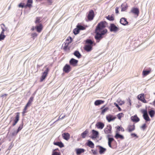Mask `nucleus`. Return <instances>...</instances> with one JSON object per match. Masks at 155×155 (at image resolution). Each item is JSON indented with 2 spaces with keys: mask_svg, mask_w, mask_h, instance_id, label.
I'll return each mask as SVG.
<instances>
[{
  "mask_svg": "<svg viewBox=\"0 0 155 155\" xmlns=\"http://www.w3.org/2000/svg\"><path fill=\"white\" fill-rule=\"evenodd\" d=\"M124 116V114L122 113H120L117 115V116L118 119L120 120L121 118L123 117Z\"/></svg>",
  "mask_w": 155,
  "mask_h": 155,
  "instance_id": "79ce46f5",
  "label": "nucleus"
},
{
  "mask_svg": "<svg viewBox=\"0 0 155 155\" xmlns=\"http://www.w3.org/2000/svg\"><path fill=\"white\" fill-rule=\"evenodd\" d=\"M106 118L108 121L109 122L112 121L114 120L116 118V117L115 116L109 114L106 116Z\"/></svg>",
  "mask_w": 155,
  "mask_h": 155,
  "instance_id": "2eb2a0df",
  "label": "nucleus"
},
{
  "mask_svg": "<svg viewBox=\"0 0 155 155\" xmlns=\"http://www.w3.org/2000/svg\"><path fill=\"white\" fill-rule=\"evenodd\" d=\"M150 72V70L143 71V74L144 76H146L148 75Z\"/></svg>",
  "mask_w": 155,
  "mask_h": 155,
  "instance_id": "ea45409f",
  "label": "nucleus"
},
{
  "mask_svg": "<svg viewBox=\"0 0 155 155\" xmlns=\"http://www.w3.org/2000/svg\"><path fill=\"white\" fill-rule=\"evenodd\" d=\"M34 99V97H31L29 98L28 102H31L32 103Z\"/></svg>",
  "mask_w": 155,
  "mask_h": 155,
  "instance_id": "5fc2aeb1",
  "label": "nucleus"
},
{
  "mask_svg": "<svg viewBox=\"0 0 155 155\" xmlns=\"http://www.w3.org/2000/svg\"><path fill=\"white\" fill-rule=\"evenodd\" d=\"M105 107V105L104 106L102 107L101 108V109H102V110H101V114L104 115L105 113L109 109V108L108 107H106L104 109H103V108H104Z\"/></svg>",
  "mask_w": 155,
  "mask_h": 155,
  "instance_id": "393cba45",
  "label": "nucleus"
},
{
  "mask_svg": "<svg viewBox=\"0 0 155 155\" xmlns=\"http://www.w3.org/2000/svg\"><path fill=\"white\" fill-rule=\"evenodd\" d=\"M114 104L116 107H117L118 108L119 111H121V108L116 103H114Z\"/></svg>",
  "mask_w": 155,
  "mask_h": 155,
  "instance_id": "8fccbe9b",
  "label": "nucleus"
},
{
  "mask_svg": "<svg viewBox=\"0 0 155 155\" xmlns=\"http://www.w3.org/2000/svg\"><path fill=\"white\" fill-rule=\"evenodd\" d=\"M107 23L105 21H101L98 23L96 28V30L98 31H101L105 29H104L107 26Z\"/></svg>",
  "mask_w": 155,
  "mask_h": 155,
  "instance_id": "7ed1b4c3",
  "label": "nucleus"
},
{
  "mask_svg": "<svg viewBox=\"0 0 155 155\" xmlns=\"http://www.w3.org/2000/svg\"><path fill=\"white\" fill-rule=\"evenodd\" d=\"M61 115L59 116V118H58V120H60V119H64V117H65V115H64L63 116H62V117L61 118L60 117H61Z\"/></svg>",
  "mask_w": 155,
  "mask_h": 155,
  "instance_id": "680f3d73",
  "label": "nucleus"
},
{
  "mask_svg": "<svg viewBox=\"0 0 155 155\" xmlns=\"http://www.w3.org/2000/svg\"><path fill=\"white\" fill-rule=\"evenodd\" d=\"M31 103L30 102L28 101V103L26 104V105L28 107H29L31 104Z\"/></svg>",
  "mask_w": 155,
  "mask_h": 155,
  "instance_id": "e2e57ef3",
  "label": "nucleus"
},
{
  "mask_svg": "<svg viewBox=\"0 0 155 155\" xmlns=\"http://www.w3.org/2000/svg\"><path fill=\"white\" fill-rule=\"evenodd\" d=\"M87 145L91 148H94V143L90 140L88 141L87 143Z\"/></svg>",
  "mask_w": 155,
  "mask_h": 155,
  "instance_id": "2f4dec72",
  "label": "nucleus"
},
{
  "mask_svg": "<svg viewBox=\"0 0 155 155\" xmlns=\"http://www.w3.org/2000/svg\"><path fill=\"white\" fill-rule=\"evenodd\" d=\"M1 29L2 30V31L1 32H2V33H4V32L5 31H7L8 30V28L6 27L5 25L3 24H2L0 25Z\"/></svg>",
  "mask_w": 155,
  "mask_h": 155,
  "instance_id": "cd10ccee",
  "label": "nucleus"
},
{
  "mask_svg": "<svg viewBox=\"0 0 155 155\" xmlns=\"http://www.w3.org/2000/svg\"><path fill=\"white\" fill-rule=\"evenodd\" d=\"M28 107L26 105L25 106L24 109L23 110V111L22 112V114H24L25 113L27 112L26 110L27 109V108Z\"/></svg>",
  "mask_w": 155,
  "mask_h": 155,
  "instance_id": "49530a36",
  "label": "nucleus"
},
{
  "mask_svg": "<svg viewBox=\"0 0 155 155\" xmlns=\"http://www.w3.org/2000/svg\"><path fill=\"white\" fill-rule=\"evenodd\" d=\"M78 61L73 58H72L69 61L70 64L73 67L77 65Z\"/></svg>",
  "mask_w": 155,
  "mask_h": 155,
  "instance_id": "1a4fd4ad",
  "label": "nucleus"
},
{
  "mask_svg": "<svg viewBox=\"0 0 155 155\" xmlns=\"http://www.w3.org/2000/svg\"><path fill=\"white\" fill-rule=\"evenodd\" d=\"M149 114L150 117H153L154 116L155 112L153 110H152L149 112Z\"/></svg>",
  "mask_w": 155,
  "mask_h": 155,
  "instance_id": "58836bf2",
  "label": "nucleus"
},
{
  "mask_svg": "<svg viewBox=\"0 0 155 155\" xmlns=\"http://www.w3.org/2000/svg\"><path fill=\"white\" fill-rule=\"evenodd\" d=\"M33 3V0H28L26 5L25 6V7H28L30 8L32 6Z\"/></svg>",
  "mask_w": 155,
  "mask_h": 155,
  "instance_id": "bb28decb",
  "label": "nucleus"
},
{
  "mask_svg": "<svg viewBox=\"0 0 155 155\" xmlns=\"http://www.w3.org/2000/svg\"><path fill=\"white\" fill-rule=\"evenodd\" d=\"M35 29V27H34V26H33L32 28L31 29V30L32 31H33Z\"/></svg>",
  "mask_w": 155,
  "mask_h": 155,
  "instance_id": "774afa93",
  "label": "nucleus"
},
{
  "mask_svg": "<svg viewBox=\"0 0 155 155\" xmlns=\"http://www.w3.org/2000/svg\"><path fill=\"white\" fill-rule=\"evenodd\" d=\"M19 112L16 113V116L15 117V119L14 120L12 124L13 126H15L18 123L19 120Z\"/></svg>",
  "mask_w": 155,
  "mask_h": 155,
  "instance_id": "9b49d317",
  "label": "nucleus"
},
{
  "mask_svg": "<svg viewBox=\"0 0 155 155\" xmlns=\"http://www.w3.org/2000/svg\"><path fill=\"white\" fill-rule=\"evenodd\" d=\"M51 155H61V153L60 152H52Z\"/></svg>",
  "mask_w": 155,
  "mask_h": 155,
  "instance_id": "603ef678",
  "label": "nucleus"
},
{
  "mask_svg": "<svg viewBox=\"0 0 155 155\" xmlns=\"http://www.w3.org/2000/svg\"><path fill=\"white\" fill-rule=\"evenodd\" d=\"M104 133L106 134H110L111 133V126L110 125H107L104 130Z\"/></svg>",
  "mask_w": 155,
  "mask_h": 155,
  "instance_id": "dca6fc26",
  "label": "nucleus"
},
{
  "mask_svg": "<svg viewBox=\"0 0 155 155\" xmlns=\"http://www.w3.org/2000/svg\"><path fill=\"white\" fill-rule=\"evenodd\" d=\"M41 18L40 17H37L36 18V20L35 21V24H37L40 23L41 22Z\"/></svg>",
  "mask_w": 155,
  "mask_h": 155,
  "instance_id": "a19ab883",
  "label": "nucleus"
},
{
  "mask_svg": "<svg viewBox=\"0 0 155 155\" xmlns=\"http://www.w3.org/2000/svg\"><path fill=\"white\" fill-rule=\"evenodd\" d=\"M109 29L110 31L114 32H116L119 30V28L114 24H110Z\"/></svg>",
  "mask_w": 155,
  "mask_h": 155,
  "instance_id": "39448f33",
  "label": "nucleus"
},
{
  "mask_svg": "<svg viewBox=\"0 0 155 155\" xmlns=\"http://www.w3.org/2000/svg\"><path fill=\"white\" fill-rule=\"evenodd\" d=\"M96 126L98 129H102L104 126V124L101 122H98L96 124Z\"/></svg>",
  "mask_w": 155,
  "mask_h": 155,
  "instance_id": "a211bd4d",
  "label": "nucleus"
},
{
  "mask_svg": "<svg viewBox=\"0 0 155 155\" xmlns=\"http://www.w3.org/2000/svg\"><path fill=\"white\" fill-rule=\"evenodd\" d=\"M63 70L65 73H68L71 71V68L69 65L66 64L63 67Z\"/></svg>",
  "mask_w": 155,
  "mask_h": 155,
  "instance_id": "423d86ee",
  "label": "nucleus"
},
{
  "mask_svg": "<svg viewBox=\"0 0 155 155\" xmlns=\"http://www.w3.org/2000/svg\"><path fill=\"white\" fill-rule=\"evenodd\" d=\"M104 101L101 100H97L95 101L94 104L96 106L99 105L104 103Z\"/></svg>",
  "mask_w": 155,
  "mask_h": 155,
  "instance_id": "7c9ffc66",
  "label": "nucleus"
},
{
  "mask_svg": "<svg viewBox=\"0 0 155 155\" xmlns=\"http://www.w3.org/2000/svg\"><path fill=\"white\" fill-rule=\"evenodd\" d=\"M130 12L134 15L137 17L139 14L140 11L139 9L137 8H133L131 10Z\"/></svg>",
  "mask_w": 155,
  "mask_h": 155,
  "instance_id": "6e6552de",
  "label": "nucleus"
},
{
  "mask_svg": "<svg viewBox=\"0 0 155 155\" xmlns=\"http://www.w3.org/2000/svg\"><path fill=\"white\" fill-rule=\"evenodd\" d=\"M146 124H144L143 125L141 126V128L143 130H144L146 128Z\"/></svg>",
  "mask_w": 155,
  "mask_h": 155,
  "instance_id": "864d4df0",
  "label": "nucleus"
},
{
  "mask_svg": "<svg viewBox=\"0 0 155 155\" xmlns=\"http://www.w3.org/2000/svg\"><path fill=\"white\" fill-rule=\"evenodd\" d=\"M94 17V11L91 10L89 12L87 15V18L89 20H93Z\"/></svg>",
  "mask_w": 155,
  "mask_h": 155,
  "instance_id": "9d476101",
  "label": "nucleus"
},
{
  "mask_svg": "<svg viewBox=\"0 0 155 155\" xmlns=\"http://www.w3.org/2000/svg\"><path fill=\"white\" fill-rule=\"evenodd\" d=\"M76 153L77 155H79L82 153H84L85 151V150L82 148H77L75 150Z\"/></svg>",
  "mask_w": 155,
  "mask_h": 155,
  "instance_id": "aec40b11",
  "label": "nucleus"
},
{
  "mask_svg": "<svg viewBox=\"0 0 155 155\" xmlns=\"http://www.w3.org/2000/svg\"><path fill=\"white\" fill-rule=\"evenodd\" d=\"M4 33L1 32L0 34V41L4 40L5 37V36L4 35Z\"/></svg>",
  "mask_w": 155,
  "mask_h": 155,
  "instance_id": "4c0bfd02",
  "label": "nucleus"
},
{
  "mask_svg": "<svg viewBox=\"0 0 155 155\" xmlns=\"http://www.w3.org/2000/svg\"><path fill=\"white\" fill-rule=\"evenodd\" d=\"M72 39L71 37L70 36H69L68 37L65 42L69 44L72 42Z\"/></svg>",
  "mask_w": 155,
  "mask_h": 155,
  "instance_id": "c9c22d12",
  "label": "nucleus"
},
{
  "mask_svg": "<svg viewBox=\"0 0 155 155\" xmlns=\"http://www.w3.org/2000/svg\"><path fill=\"white\" fill-rule=\"evenodd\" d=\"M47 1L48 5H51L52 3V0H47Z\"/></svg>",
  "mask_w": 155,
  "mask_h": 155,
  "instance_id": "bf43d9fd",
  "label": "nucleus"
},
{
  "mask_svg": "<svg viewBox=\"0 0 155 155\" xmlns=\"http://www.w3.org/2000/svg\"><path fill=\"white\" fill-rule=\"evenodd\" d=\"M18 132L17 130H15L11 134V136L12 137L16 136Z\"/></svg>",
  "mask_w": 155,
  "mask_h": 155,
  "instance_id": "c03bdc74",
  "label": "nucleus"
},
{
  "mask_svg": "<svg viewBox=\"0 0 155 155\" xmlns=\"http://www.w3.org/2000/svg\"><path fill=\"white\" fill-rule=\"evenodd\" d=\"M69 44L67 43L64 42L62 45V48L64 51H67L68 49Z\"/></svg>",
  "mask_w": 155,
  "mask_h": 155,
  "instance_id": "c756f323",
  "label": "nucleus"
},
{
  "mask_svg": "<svg viewBox=\"0 0 155 155\" xmlns=\"http://www.w3.org/2000/svg\"><path fill=\"white\" fill-rule=\"evenodd\" d=\"M49 70L47 68L45 71L42 73V76L40 78V82H42L47 77L48 74Z\"/></svg>",
  "mask_w": 155,
  "mask_h": 155,
  "instance_id": "20e7f679",
  "label": "nucleus"
},
{
  "mask_svg": "<svg viewBox=\"0 0 155 155\" xmlns=\"http://www.w3.org/2000/svg\"><path fill=\"white\" fill-rule=\"evenodd\" d=\"M119 8L118 7H116L115 8V13L116 14H117L119 13Z\"/></svg>",
  "mask_w": 155,
  "mask_h": 155,
  "instance_id": "052dcab7",
  "label": "nucleus"
},
{
  "mask_svg": "<svg viewBox=\"0 0 155 155\" xmlns=\"http://www.w3.org/2000/svg\"><path fill=\"white\" fill-rule=\"evenodd\" d=\"M131 135L133 137H135L137 136V135L134 133H132L131 134Z\"/></svg>",
  "mask_w": 155,
  "mask_h": 155,
  "instance_id": "0e129e2a",
  "label": "nucleus"
},
{
  "mask_svg": "<svg viewBox=\"0 0 155 155\" xmlns=\"http://www.w3.org/2000/svg\"><path fill=\"white\" fill-rule=\"evenodd\" d=\"M38 36V34L36 33H32L31 34L32 38L33 39H34Z\"/></svg>",
  "mask_w": 155,
  "mask_h": 155,
  "instance_id": "de8ad7c7",
  "label": "nucleus"
},
{
  "mask_svg": "<svg viewBox=\"0 0 155 155\" xmlns=\"http://www.w3.org/2000/svg\"><path fill=\"white\" fill-rule=\"evenodd\" d=\"M135 129V127L134 124L133 125H129L127 126L126 129L129 132H131L134 131Z\"/></svg>",
  "mask_w": 155,
  "mask_h": 155,
  "instance_id": "ddd939ff",
  "label": "nucleus"
},
{
  "mask_svg": "<svg viewBox=\"0 0 155 155\" xmlns=\"http://www.w3.org/2000/svg\"><path fill=\"white\" fill-rule=\"evenodd\" d=\"M152 104L155 107V100L152 102Z\"/></svg>",
  "mask_w": 155,
  "mask_h": 155,
  "instance_id": "338daca9",
  "label": "nucleus"
},
{
  "mask_svg": "<svg viewBox=\"0 0 155 155\" xmlns=\"http://www.w3.org/2000/svg\"><path fill=\"white\" fill-rule=\"evenodd\" d=\"M127 7L128 6L127 4H126L125 5L122 4L121 5V11L123 12L125 11L127 9Z\"/></svg>",
  "mask_w": 155,
  "mask_h": 155,
  "instance_id": "72a5a7b5",
  "label": "nucleus"
},
{
  "mask_svg": "<svg viewBox=\"0 0 155 155\" xmlns=\"http://www.w3.org/2000/svg\"><path fill=\"white\" fill-rule=\"evenodd\" d=\"M131 119L134 122L136 123L138 122L140 120V119L136 115L132 116L131 117Z\"/></svg>",
  "mask_w": 155,
  "mask_h": 155,
  "instance_id": "b1692460",
  "label": "nucleus"
},
{
  "mask_svg": "<svg viewBox=\"0 0 155 155\" xmlns=\"http://www.w3.org/2000/svg\"><path fill=\"white\" fill-rule=\"evenodd\" d=\"M88 133V131L87 129L83 132L81 134V137L83 138H84L86 137Z\"/></svg>",
  "mask_w": 155,
  "mask_h": 155,
  "instance_id": "c85d7f7f",
  "label": "nucleus"
},
{
  "mask_svg": "<svg viewBox=\"0 0 155 155\" xmlns=\"http://www.w3.org/2000/svg\"><path fill=\"white\" fill-rule=\"evenodd\" d=\"M97 147L99 148V153L100 154H101L104 153L106 150V148H104L100 146H98Z\"/></svg>",
  "mask_w": 155,
  "mask_h": 155,
  "instance_id": "4be33fe9",
  "label": "nucleus"
},
{
  "mask_svg": "<svg viewBox=\"0 0 155 155\" xmlns=\"http://www.w3.org/2000/svg\"><path fill=\"white\" fill-rule=\"evenodd\" d=\"M35 28L37 32L40 33L43 29V26L40 23L38 25H37L35 27Z\"/></svg>",
  "mask_w": 155,
  "mask_h": 155,
  "instance_id": "4468645a",
  "label": "nucleus"
},
{
  "mask_svg": "<svg viewBox=\"0 0 155 155\" xmlns=\"http://www.w3.org/2000/svg\"><path fill=\"white\" fill-rule=\"evenodd\" d=\"M91 151L92 153L94 155L97 154V150H91Z\"/></svg>",
  "mask_w": 155,
  "mask_h": 155,
  "instance_id": "3c124183",
  "label": "nucleus"
},
{
  "mask_svg": "<svg viewBox=\"0 0 155 155\" xmlns=\"http://www.w3.org/2000/svg\"><path fill=\"white\" fill-rule=\"evenodd\" d=\"M74 54L78 58H80L81 56V55L78 51H74Z\"/></svg>",
  "mask_w": 155,
  "mask_h": 155,
  "instance_id": "473e14b6",
  "label": "nucleus"
},
{
  "mask_svg": "<svg viewBox=\"0 0 155 155\" xmlns=\"http://www.w3.org/2000/svg\"><path fill=\"white\" fill-rule=\"evenodd\" d=\"M54 152H60L59 150L58 149V148L56 149L53 150L52 152L54 153Z\"/></svg>",
  "mask_w": 155,
  "mask_h": 155,
  "instance_id": "4d7b16f0",
  "label": "nucleus"
},
{
  "mask_svg": "<svg viewBox=\"0 0 155 155\" xmlns=\"http://www.w3.org/2000/svg\"><path fill=\"white\" fill-rule=\"evenodd\" d=\"M142 113L143 114V117L144 119L146 121H150V119L147 114V111L146 110H144L143 111Z\"/></svg>",
  "mask_w": 155,
  "mask_h": 155,
  "instance_id": "f8f14e48",
  "label": "nucleus"
},
{
  "mask_svg": "<svg viewBox=\"0 0 155 155\" xmlns=\"http://www.w3.org/2000/svg\"><path fill=\"white\" fill-rule=\"evenodd\" d=\"M53 144L54 145L58 146L60 148H62L64 147V145L61 142H54Z\"/></svg>",
  "mask_w": 155,
  "mask_h": 155,
  "instance_id": "a878e982",
  "label": "nucleus"
},
{
  "mask_svg": "<svg viewBox=\"0 0 155 155\" xmlns=\"http://www.w3.org/2000/svg\"><path fill=\"white\" fill-rule=\"evenodd\" d=\"M62 137L66 140H68L70 138L69 134L67 133H64L62 134Z\"/></svg>",
  "mask_w": 155,
  "mask_h": 155,
  "instance_id": "412c9836",
  "label": "nucleus"
},
{
  "mask_svg": "<svg viewBox=\"0 0 155 155\" xmlns=\"http://www.w3.org/2000/svg\"><path fill=\"white\" fill-rule=\"evenodd\" d=\"M85 43L86 44L84 46V49L87 52L91 51L92 49L93 46L95 45V44L91 39H87Z\"/></svg>",
  "mask_w": 155,
  "mask_h": 155,
  "instance_id": "f257e3e1",
  "label": "nucleus"
},
{
  "mask_svg": "<svg viewBox=\"0 0 155 155\" xmlns=\"http://www.w3.org/2000/svg\"><path fill=\"white\" fill-rule=\"evenodd\" d=\"M23 122H22L21 124L19 126L18 130H17L18 131V132H19L23 128Z\"/></svg>",
  "mask_w": 155,
  "mask_h": 155,
  "instance_id": "37998d69",
  "label": "nucleus"
},
{
  "mask_svg": "<svg viewBox=\"0 0 155 155\" xmlns=\"http://www.w3.org/2000/svg\"><path fill=\"white\" fill-rule=\"evenodd\" d=\"M111 136V135H108L107 137V138H108V145L111 148H113L114 147L113 146L111 145V143L113 142H116V141L113 138L110 137Z\"/></svg>",
  "mask_w": 155,
  "mask_h": 155,
  "instance_id": "0eeeda50",
  "label": "nucleus"
},
{
  "mask_svg": "<svg viewBox=\"0 0 155 155\" xmlns=\"http://www.w3.org/2000/svg\"><path fill=\"white\" fill-rule=\"evenodd\" d=\"M98 30H95V33H96V35L95 36V38L96 40H100L102 38V35H104L107 32V29H105L104 30L100 31L101 33L98 32Z\"/></svg>",
  "mask_w": 155,
  "mask_h": 155,
  "instance_id": "f03ea898",
  "label": "nucleus"
},
{
  "mask_svg": "<svg viewBox=\"0 0 155 155\" xmlns=\"http://www.w3.org/2000/svg\"><path fill=\"white\" fill-rule=\"evenodd\" d=\"M77 28L80 30H84L85 29V28L84 26L81 25H78L77 26Z\"/></svg>",
  "mask_w": 155,
  "mask_h": 155,
  "instance_id": "09e8293b",
  "label": "nucleus"
},
{
  "mask_svg": "<svg viewBox=\"0 0 155 155\" xmlns=\"http://www.w3.org/2000/svg\"><path fill=\"white\" fill-rule=\"evenodd\" d=\"M7 95H8L7 94H3L1 96V97H4V96H5L6 97V96H7Z\"/></svg>",
  "mask_w": 155,
  "mask_h": 155,
  "instance_id": "69168bd1",
  "label": "nucleus"
},
{
  "mask_svg": "<svg viewBox=\"0 0 155 155\" xmlns=\"http://www.w3.org/2000/svg\"><path fill=\"white\" fill-rule=\"evenodd\" d=\"M24 3H20L18 5V7H21L22 8H23L24 7Z\"/></svg>",
  "mask_w": 155,
  "mask_h": 155,
  "instance_id": "6e6d98bb",
  "label": "nucleus"
},
{
  "mask_svg": "<svg viewBox=\"0 0 155 155\" xmlns=\"http://www.w3.org/2000/svg\"><path fill=\"white\" fill-rule=\"evenodd\" d=\"M144 94H140L138 96V98L143 103H147V101L144 99Z\"/></svg>",
  "mask_w": 155,
  "mask_h": 155,
  "instance_id": "f3484780",
  "label": "nucleus"
},
{
  "mask_svg": "<svg viewBox=\"0 0 155 155\" xmlns=\"http://www.w3.org/2000/svg\"><path fill=\"white\" fill-rule=\"evenodd\" d=\"M117 130H119V131L120 130V129L121 130L124 131V128L122 127H117Z\"/></svg>",
  "mask_w": 155,
  "mask_h": 155,
  "instance_id": "13d9d810",
  "label": "nucleus"
},
{
  "mask_svg": "<svg viewBox=\"0 0 155 155\" xmlns=\"http://www.w3.org/2000/svg\"><path fill=\"white\" fill-rule=\"evenodd\" d=\"M106 18L110 21H113L114 20V18L113 15H108L106 17Z\"/></svg>",
  "mask_w": 155,
  "mask_h": 155,
  "instance_id": "e433bc0d",
  "label": "nucleus"
},
{
  "mask_svg": "<svg viewBox=\"0 0 155 155\" xmlns=\"http://www.w3.org/2000/svg\"><path fill=\"white\" fill-rule=\"evenodd\" d=\"M115 137L117 139L119 138L121 140H123L124 139V137L123 135H120L118 133H117L116 134L115 136Z\"/></svg>",
  "mask_w": 155,
  "mask_h": 155,
  "instance_id": "f704fd0d",
  "label": "nucleus"
},
{
  "mask_svg": "<svg viewBox=\"0 0 155 155\" xmlns=\"http://www.w3.org/2000/svg\"><path fill=\"white\" fill-rule=\"evenodd\" d=\"M120 23L123 25H126L128 24V22L127 21V19L124 18H122L120 21Z\"/></svg>",
  "mask_w": 155,
  "mask_h": 155,
  "instance_id": "5701e85b",
  "label": "nucleus"
},
{
  "mask_svg": "<svg viewBox=\"0 0 155 155\" xmlns=\"http://www.w3.org/2000/svg\"><path fill=\"white\" fill-rule=\"evenodd\" d=\"M73 32L75 35L78 34L79 32V29H78V28H76L74 29V30Z\"/></svg>",
  "mask_w": 155,
  "mask_h": 155,
  "instance_id": "a18cd8bd",
  "label": "nucleus"
},
{
  "mask_svg": "<svg viewBox=\"0 0 155 155\" xmlns=\"http://www.w3.org/2000/svg\"><path fill=\"white\" fill-rule=\"evenodd\" d=\"M92 136L91 138L92 139H95L97 138L98 135L99 133L98 131L93 130L92 131Z\"/></svg>",
  "mask_w": 155,
  "mask_h": 155,
  "instance_id": "6ab92c4d",
  "label": "nucleus"
}]
</instances>
